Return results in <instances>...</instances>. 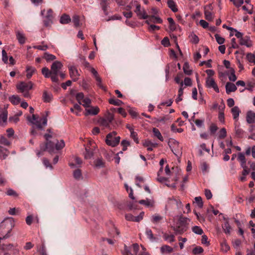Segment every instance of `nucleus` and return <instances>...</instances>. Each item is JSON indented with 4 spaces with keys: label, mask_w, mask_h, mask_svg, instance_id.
<instances>
[{
    "label": "nucleus",
    "mask_w": 255,
    "mask_h": 255,
    "mask_svg": "<svg viewBox=\"0 0 255 255\" xmlns=\"http://www.w3.org/2000/svg\"><path fill=\"white\" fill-rule=\"evenodd\" d=\"M6 194L8 196H13L14 197H16L18 196V194L14 190L11 188H8L7 189Z\"/></svg>",
    "instance_id": "603ef678"
},
{
    "label": "nucleus",
    "mask_w": 255,
    "mask_h": 255,
    "mask_svg": "<svg viewBox=\"0 0 255 255\" xmlns=\"http://www.w3.org/2000/svg\"><path fill=\"white\" fill-rule=\"evenodd\" d=\"M246 120L249 124H253L255 122V113L251 111L247 112Z\"/></svg>",
    "instance_id": "a211bd4d"
},
{
    "label": "nucleus",
    "mask_w": 255,
    "mask_h": 255,
    "mask_svg": "<svg viewBox=\"0 0 255 255\" xmlns=\"http://www.w3.org/2000/svg\"><path fill=\"white\" fill-rule=\"evenodd\" d=\"M227 135V131L225 128H222L219 132V137L221 139H224Z\"/></svg>",
    "instance_id": "e2e57ef3"
},
{
    "label": "nucleus",
    "mask_w": 255,
    "mask_h": 255,
    "mask_svg": "<svg viewBox=\"0 0 255 255\" xmlns=\"http://www.w3.org/2000/svg\"><path fill=\"white\" fill-rule=\"evenodd\" d=\"M192 231L198 235H202L203 233L202 229L199 226H194L192 229Z\"/></svg>",
    "instance_id": "864d4df0"
},
{
    "label": "nucleus",
    "mask_w": 255,
    "mask_h": 255,
    "mask_svg": "<svg viewBox=\"0 0 255 255\" xmlns=\"http://www.w3.org/2000/svg\"><path fill=\"white\" fill-rule=\"evenodd\" d=\"M7 119V111L6 110H2V112L0 114V123H6Z\"/></svg>",
    "instance_id": "e433bc0d"
},
{
    "label": "nucleus",
    "mask_w": 255,
    "mask_h": 255,
    "mask_svg": "<svg viewBox=\"0 0 255 255\" xmlns=\"http://www.w3.org/2000/svg\"><path fill=\"white\" fill-rule=\"evenodd\" d=\"M9 101L14 105H18L20 102V99L17 96L13 95L9 97Z\"/></svg>",
    "instance_id": "c03bdc74"
},
{
    "label": "nucleus",
    "mask_w": 255,
    "mask_h": 255,
    "mask_svg": "<svg viewBox=\"0 0 255 255\" xmlns=\"http://www.w3.org/2000/svg\"><path fill=\"white\" fill-rule=\"evenodd\" d=\"M0 144L6 146H8L10 145V142L7 139V138L5 136L1 135L0 137Z\"/></svg>",
    "instance_id": "8fccbe9b"
},
{
    "label": "nucleus",
    "mask_w": 255,
    "mask_h": 255,
    "mask_svg": "<svg viewBox=\"0 0 255 255\" xmlns=\"http://www.w3.org/2000/svg\"><path fill=\"white\" fill-rule=\"evenodd\" d=\"M42 97L43 101L46 103L50 102L53 99L52 94L50 93L47 92V91H44L43 92Z\"/></svg>",
    "instance_id": "4be33fe9"
},
{
    "label": "nucleus",
    "mask_w": 255,
    "mask_h": 255,
    "mask_svg": "<svg viewBox=\"0 0 255 255\" xmlns=\"http://www.w3.org/2000/svg\"><path fill=\"white\" fill-rule=\"evenodd\" d=\"M109 102L110 104H112L116 106H120L123 104V102L118 99H110L109 100Z\"/></svg>",
    "instance_id": "de8ad7c7"
},
{
    "label": "nucleus",
    "mask_w": 255,
    "mask_h": 255,
    "mask_svg": "<svg viewBox=\"0 0 255 255\" xmlns=\"http://www.w3.org/2000/svg\"><path fill=\"white\" fill-rule=\"evenodd\" d=\"M139 250V246L137 244H134L132 247H128L124 245V249L122 252L123 255H137Z\"/></svg>",
    "instance_id": "6e6552de"
},
{
    "label": "nucleus",
    "mask_w": 255,
    "mask_h": 255,
    "mask_svg": "<svg viewBox=\"0 0 255 255\" xmlns=\"http://www.w3.org/2000/svg\"><path fill=\"white\" fill-rule=\"evenodd\" d=\"M105 162L102 158L96 159L94 162V166L95 168H100L105 167Z\"/></svg>",
    "instance_id": "412c9836"
},
{
    "label": "nucleus",
    "mask_w": 255,
    "mask_h": 255,
    "mask_svg": "<svg viewBox=\"0 0 255 255\" xmlns=\"http://www.w3.org/2000/svg\"><path fill=\"white\" fill-rule=\"evenodd\" d=\"M231 112L233 114L234 119L236 120H238L239 114L241 112L239 108L238 107L235 106L232 109Z\"/></svg>",
    "instance_id": "7c9ffc66"
},
{
    "label": "nucleus",
    "mask_w": 255,
    "mask_h": 255,
    "mask_svg": "<svg viewBox=\"0 0 255 255\" xmlns=\"http://www.w3.org/2000/svg\"><path fill=\"white\" fill-rule=\"evenodd\" d=\"M235 131L237 137L239 138L243 137L245 131L242 129L240 128L239 126H237V124H235Z\"/></svg>",
    "instance_id": "5701e85b"
},
{
    "label": "nucleus",
    "mask_w": 255,
    "mask_h": 255,
    "mask_svg": "<svg viewBox=\"0 0 255 255\" xmlns=\"http://www.w3.org/2000/svg\"><path fill=\"white\" fill-rule=\"evenodd\" d=\"M70 111L76 116H78L80 113V106L78 104H75L73 107L70 108Z\"/></svg>",
    "instance_id": "79ce46f5"
},
{
    "label": "nucleus",
    "mask_w": 255,
    "mask_h": 255,
    "mask_svg": "<svg viewBox=\"0 0 255 255\" xmlns=\"http://www.w3.org/2000/svg\"><path fill=\"white\" fill-rule=\"evenodd\" d=\"M84 146L85 148V158L90 159L94 154L95 150L96 144L92 141H88L86 144L84 143Z\"/></svg>",
    "instance_id": "0eeeda50"
},
{
    "label": "nucleus",
    "mask_w": 255,
    "mask_h": 255,
    "mask_svg": "<svg viewBox=\"0 0 255 255\" xmlns=\"http://www.w3.org/2000/svg\"><path fill=\"white\" fill-rule=\"evenodd\" d=\"M13 245L12 244H3L1 245L0 251L5 252H8L9 251L13 249Z\"/></svg>",
    "instance_id": "c9c22d12"
},
{
    "label": "nucleus",
    "mask_w": 255,
    "mask_h": 255,
    "mask_svg": "<svg viewBox=\"0 0 255 255\" xmlns=\"http://www.w3.org/2000/svg\"><path fill=\"white\" fill-rule=\"evenodd\" d=\"M69 166L71 168L76 169L73 173L74 178L79 180L80 179V169L78 168L80 165V159L77 156H73L69 161Z\"/></svg>",
    "instance_id": "20e7f679"
},
{
    "label": "nucleus",
    "mask_w": 255,
    "mask_h": 255,
    "mask_svg": "<svg viewBox=\"0 0 255 255\" xmlns=\"http://www.w3.org/2000/svg\"><path fill=\"white\" fill-rule=\"evenodd\" d=\"M99 124L100 126L104 127L105 128H110V124L108 120L104 118H101L98 121Z\"/></svg>",
    "instance_id": "4c0bfd02"
},
{
    "label": "nucleus",
    "mask_w": 255,
    "mask_h": 255,
    "mask_svg": "<svg viewBox=\"0 0 255 255\" xmlns=\"http://www.w3.org/2000/svg\"><path fill=\"white\" fill-rule=\"evenodd\" d=\"M65 142L63 140L61 139L60 141L56 139L55 142V148L56 150H60L65 146Z\"/></svg>",
    "instance_id": "58836bf2"
},
{
    "label": "nucleus",
    "mask_w": 255,
    "mask_h": 255,
    "mask_svg": "<svg viewBox=\"0 0 255 255\" xmlns=\"http://www.w3.org/2000/svg\"><path fill=\"white\" fill-rule=\"evenodd\" d=\"M44 137L46 142L45 143H41L40 145V150L42 151L47 150L50 153L53 152L55 148V141H52L50 140V138H53V135L52 134H45Z\"/></svg>",
    "instance_id": "7ed1b4c3"
},
{
    "label": "nucleus",
    "mask_w": 255,
    "mask_h": 255,
    "mask_svg": "<svg viewBox=\"0 0 255 255\" xmlns=\"http://www.w3.org/2000/svg\"><path fill=\"white\" fill-rule=\"evenodd\" d=\"M183 77V73H178L175 78V81L176 83L179 84L181 86V83H183L181 80L182 78Z\"/></svg>",
    "instance_id": "6e6d98bb"
},
{
    "label": "nucleus",
    "mask_w": 255,
    "mask_h": 255,
    "mask_svg": "<svg viewBox=\"0 0 255 255\" xmlns=\"http://www.w3.org/2000/svg\"><path fill=\"white\" fill-rule=\"evenodd\" d=\"M229 30H230L232 31H235V35L238 38H239L240 39L241 38V37H243V33H242L238 31L236 29H235L232 27H230V28H229Z\"/></svg>",
    "instance_id": "13d9d810"
},
{
    "label": "nucleus",
    "mask_w": 255,
    "mask_h": 255,
    "mask_svg": "<svg viewBox=\"0 0 255 255\" xmlns=\"http://www.w3.org/2000/svg\"><path fill=\"white\" fill-rule=\"evenodd\" d=\"M82 60H83V65H84V66L86 68L89 69V70L91 71V72L94 76V77H95V78L96 79V80L97 81V86L100 88L102 89V90H105V87L102 84V79L99 76V75L98 74V72H97V71L94 68L91 67L90 66V65L89 63H88V62L85 61V58H84L83 59V57H82L81 56V61Z\"/></svg>",
    "instance_id": "39448f33"
},
{
    "label": "nucleus",
    "mask_w": 255,
    "mask_h": 255,
    "mask_svg": "<svg viewBox=\"0 0 255 255\" xmlns=\"http://www.w3.org/2000/svg\"><path fill=\"white\" fill-rule=\"evenodd\" d=\"M41 255H47L46 253V248L44 243L42 244L41 247L38 250Z\"/></svg>",
    "instance_id": "774afa93"
},
{
    "label": "nucleus",
    "mask_w": 255,
    "mask_h": 255,
    "mask_svg": "<svg viewBox=\"0 0 255 255\" xmlns=\"http://www.w3.org/2000/svg\"><path fill=\"white\" fill-rule=\"evenodd\" d=\"M32 83L31 82L28 83L21 82L19 85L16 86L17 89L19 90L20 92H24L25 91H28L32 89Z\"/></svg>",
    "instance_id": "4468645a"
},
{
    "label": "nucleus",
    "mask_w": 255,
    "mask_h": 255,
    "mask_svg": "<svg viewBox=\"0 0 255 255\" xmlns=\"http://www.w3.org/2000/svg\"><path fill=\"white\" fill-rule=\"evenodd\" d=\"M187 229L188 226H182L179 224H177L176 227H174L173 228L176 233L178 234H182L187 231Z\"/></svg>",
    "instance_id": "f3484780"
},
{
    "label": "nucleus",
    "mask_w": 255,
    "mask_h": 255,
    "mask_svg": "<svg viewBox=\"0 0 255 255\" xmlns=\"http://www.w3.org/2000/svg\"><path fill=\"white\" fill-rule=\"evenodd\" d=\"M43 58L45 59L47 62L53 61L56 58L55 55L50 54L48 52H45L44 53Z\"/></svg>",
    "instance_id": "72a5a7b5"
},
{
    "label": "nucleus",
    "mask_w": 255,
    "mask_h": 255,
    "mask_svg": "<svg viewBox=\"0 0 255 255\" xmlns=\"http://www.w3.org/2000/svg\"><path fill=\"white\" fill-rule=\"evenodd\" d=\"M145 234L147 237L151 241H156L157 238L155 237L152 233L151 229L146 228L145 230Z\"/></svg>",
    "instance_id": "a878e982"
},
{
    "label": "nucleus",
    "mask_w": 255,
    "mask_h": 255,
    "mask_svg": "<svg viewBox=\"0 0 255 255\" xmlns=\"http://www.w3.org/2000/svg\"><path fill=\"white\" fill-rule=\"evenodd\" d=\"M189 220V219L187 218L184 217L183 216H181L178 220V222L177 223V224L180 225H184L185 226H188L187 221Z\"/></svg>",
    "instance_id": "a18cd8bd"
},
{
    "label": "nucleus",
    "mask_w": 255,
    "mask_h": 255,
    "mask_svg": "<svg viewBox=\"0 0 255 255\" xmlns=\"http://www.w3.org/2000/svg\"><path fill=\"white\" fill-rule=\"evenodd\" d=\"M206 86L208 88H212L217 93L219 92V88L215 80L211 77H208L206 78Z\"/></svg>",
    "instance_id": "2eb2a0df"
},
{
    "label": "nucleus",
    "mask_w": 255,
    "mask_h": 255,
    "mask_svg": "<svg viewBox=\"0 0 255 255\" xmlns=\"http://www.w3.org/2000/svg\"><path fill=\"white\" fill-rule=\"evenodd\" d=\"M53 11L52 9L49 8L47 10L46 15L43 17L44 18L43 23L45 26H49L52 23L53 18Z\"/></svg>",
    "instance_id": "9b49d317"
},
{
    "label": "nucleus",
    "mask_w": 255,
    "mask_h": 255,
    "mask_svg": "<svg viewBox=\"0 0 255 255\" xmlns=\"http://www.w3.org/2000/svg\"><path fill=\"white\" fill-rule=\"evenodd\" d=\"M229 79L230 81L235 82L237 80V77L235 74V71L233 69H231V74L229 76Z\"/></svg>",
    "instance_id": "bf43d9fd"
},
{
    "label": "nucleus",
    "mask_w": 255,
    "mask_h": 255,
    "mask_svg": "<svg viewBox=\"0 0 255 255\" xmlns=\"http://www.w3.org/2000/svg\"><path fill=\"white\" fill-rule=\"evenodd\" d=\"M2 60L4 63L6 64L8 62V57L7 53L5 50L4 49L2 50Z\"/></svg>",
    "instance_id": "338daca9"
},
{
    "label": "nucleus",
    "mask_w": 255,
    "mask_h": 255,
    "mask_svg": "<svg viewBox=\"0 0 255 255\" xmlns=\"http://www.w3.org/2000/svg\"><path fill=\"white\" fill-rule=\"evenodd\" d=\"M168 145L176 156H178L179 154H182V147L179 146V143L177 141L174 139H171L168 142Z\"/></svg>",
    "instance_id": "1a4fd4ad"
},
{
    "label": "nucleus",
    "mask_w": 255,
    "mask_h": 255,
    "mask_svg": "<svg viewBox=\"0 0 255 255\" xmlns=\"http://www.w3.org/2000/svg\"><path fill=\"white\" fill-rule=\"evenodd\" d=\"M16 38L18 41V42L20 44H23L25 42V37L22 33L19 31H17L16 33Z\"/></svg>",
    "instance_id": "bb28decb"
},
{
    "label": "nucleus",
    "mask_w": 255,
    "mask_h": 255,
    "mask_svg": "<svg viewBox=\"0 0 255 255\" xmlns=\"http://www.w3.org/2000/svg\"><path fill=\"white\" fill-rule=\"evenodd\" d=\"M160 251L162 254L170 253L172 252L173 249L168 245H164L160 248Z\"/></svg>",
    "instance_id": "473e14b6"
},
{
    "label": "nucleus",
    "mask_w": 255,
    "mask_h": 255,
    "mask_svg": "<svg viewBox=\"0 0 255 255\" xmlns=\"http://www.w3.org/2000/svg\"><path fill=\"white\" fill-rule=\"evenodd\" d=\"M236 86L232 83L227 82L226 85V93L229 94L231 92H235L237 90Z\"/></svg>",
    "instance_id": "6ab92c4d"
},
{
    "label": "nucleus",
    "mask_w": 255,
    "mask_h": 255,
    "mask_svg": "<svg viewBox=\"0 0 255 255\" xmlns=\"http://www.w3.org/2000/svg\"><path fill=\"white\" fill-rule=\"evenodd\" d=\"M212 7L211 5H207L204 8L205 18L208 21H211L213 18V14L211 12Z\"/></svg>",
    "instance_id": "dca6fc26"
},
{
    "label": "nucleus",
    "mask_w": 255,
    "mask_h": 255,
    "mask_svg": "<svg viewBox=\"0 0 255 255\" xmlns=\"http://www.w3.org/2000/svg\"><path fill=\"white\" fill-rule=\"evenodd\" d=\"M149 19L146 20L145 23L149 24V21L152 22L154 23H161L162 22V20L158 17H156L154 15L149 16Z\"/></svg>",
    "instance_id": "c85d7f7f"
},
{
    "label": "nucleus",
    "mask_w": 255,
    "mask_h": 255,
    "mask_svg": "<svg viewBox=\"0 0 255 255\" xmlns=\"http://www.w3.org/2000/svg\"><path fill=\"white\" fill-rule=\"evenodd\" d=\"M117 134L116 131H113L107 134L106 139L107 144L114 147L119 143L121 138L117 136Z\"/></svg>",
    "instance_id": "423d86ee"
},
{
    "label": "nucleus",
    "mask_w": 255,
    "mask_h": 255,
    "mask_svg": "<svg viewBox=\"0 0 255 255\" xmlns=\"http://www.w3.org/2000/svg\"><path fill=\"white\" fill-rule=\"evenodd\" d=\"M100 109L98 107H93L91 105L89 107L85 108L84 114L85 116H95L98 115Z\"/></svg>",
    "instance_id": "f8f14e48"
},
{
    "label": "nucleus",
    "mask_w": 255,
    "mask_h": 255,
    "mask_svg": "<svg viewBox=\"0 0 255 255\" xmlns=\"http://www.w3.org/2000/svg\"><path fill=\"white\" fill-rule=\"evenodd\" d=\"M72 22L74 23L76 27L79 25L80 24V18L79 15H74L72 17Z\"/></svg>",
    "instance_id": "5fc2aeb1"
},
{
    "label": "nucleus",
    "mask_w": 255,
    "mask_h": 255,
    "mask_svg": "<svg viewBox=\"0 0 255 255\" xmlns=\"http://www.w3.org/2000/svg\"><path fill=\"white\" fill-rule=\"evenodd\" d=\"M157 143H154L148 140H145V142L143 143V146L146 147L148 146H153L154 147H155L157 146Z\"/></svg>",
    "instance_id": "052dcab7"
},
{
    "label": "nucleus",
    "mask_w": 255,
    "mask_h": 255,
    "mask_svg": "<svg viewBox=\"0 0 255 255\" xmlns=\"http://www.w3.org/2000/svg\"><path fill=\"white\" fill-rule=\"evenodd\" d=\"M195 201L199 208H201L203 207V203L202 202V199L201 197L199 196L195 197Z\"/></svg>",
    "instance_id": "680f3d73"
},
{
    "label": "nucleus",
    "mask_w": 255,
    "mask_h": 255,
    "mask_svg": "<svg viewBox=\"0 0 255 255\" xmlns=\"http://www.w3.org/2000/svg\"><path fill=\"white\" fill-rule=\"evenodd\" d=\"M183 83H181V86H180V88L178 90V97L176 98L175 101L177 103H178L179 102L181 101L182 100V98L181 97L182 96L183 94Z\"/></svg>",
    "instance_id": "c756f323"
},
{
    "label": "nucleus",
    "mask_w": 255,
    "mask_h": 255,
    "mask_svg": "<svg viewBox=\"0 0 255 255\" xmlns=\"http://www.w3.org/2000/svg\"><path fill=\"white\" fill-rule=\"evenodd\" d=\"M183 70L185 74L190 75L192 73V70L189 69V66L187 63H185L183 66Z\"/></svg>",
    "instance_id": "3c124183"
},
{
    "label": "nucleus",
    "mask_w": 255,
    "mask_h": 255,
    "mask_svg": "<svg viewBox=\"0 0 255 255\" xmlns=\"http://www.w3.org/2000/svg\"><path fill=\"white\" fill-rule=\"evenodd\" d=\"M91 95L88 96H85L84 94L81 92V105L85 108L89 107L91 105L92 101L90 98Z\"/></svg>",
    "instance_id": "ddd939ff"
},
{
    "label": "nucleus",
    "mask_w": 255,
    "mask_h": 255,
    "mask_svg": "<svg viewBox=\"0 0 255 255\" xmlns=\"http://www.w3.org/2000/svg\"><path fill=\"white\" fill-rule=\"evenodd\" d=\"M49 112H46V115L43 116L42 117L40 118L36 115L33 114L32 118L28 117L27 120L33 124L35 125L36 127L39 129H43V127L47 125V119Z\"/></svg>",
    "instance_id": "f03ea898"
},
{
    "label": "nucleus",
    "mask_w": 255,
    "mask_h": 255,
    "mask_svg": "<svg viewBox=\"0 0 255 255\" xmlns=\"http://www.w3.org/2000/svg\"><path fill=\"white\" fill-rule=\"evenodd\" d=\"M163 219V217L158 214H155L153 215L151 219V222L154 224L159 223Z\"/></svg>",
    "instance_id": "2f4dec72"
},
{
    "label": "nucleus",
    "mask_w": 255,
    "mask_h": 255,
    "mask_svg": "<svg viewBox=\"0 0 255 255\" xmlns=\"http://www.w3.org/2000/svg\"><path fill=\"white\" fill-rule=\"evenodd\" d=\"M133 3L135 4L136 5L134 12L140 19H146L149 17V15L146 13L144 9L141 8L140 4L138 3L137 1H134Z\"/></svg>",
    "instance_id": "9d476101"
},
{
    "label": "nucleus",
    "mask_w": 255,
    "mask_h": 255,
    "mask_svg": "<svg viewBox=\"0 0 255 255\" xmlns=\"http://www.w3.org/2000/svg\"><path fill=\"white\" fill-rule=\"evenodd\" d=\"M215 37L218 44H222L224 42L225 39L223 37L220 36L219 34H215Z\"/></svg>",
    "instance_id": "69168bd1"
},
{
    "label": "nucleus",
    "mask_w": 255,
    "mask_h": 255,
    "mask_svg": "<svg viewBox=\"0 0 255 255\" xmlns=\"http://www.w3.org/2000/svg\"><path fill=\"white\" fill-rule=\"evenodd\" d=\"M165 240H169L170 243L173 242L175 241V237L173 235H168L166 233H164L163 236Z\"/></svg>",
    "instance_id": "09e8293b"
},
{
    "label": "nucleus",
    "mask_w": 255,
    "mask_h": 255,
    "mask_svg": "<svg viewBox=\"0 0 255 255\" xmlns=\"http://www.w3.org/2000/svg\"><path fill=\"white\" fill-rule=\"evenodd\" d=\"M69 71L70 77L73 79L74 81H76L77 79H78V70L75 68V67H71L69 69Z\"/></svg>",
    "instance_id": "aec40b11"
},
{
    "label": "nucleus",
    "mask_w": 255,
    "mask_h": 255,
    "mask_svg": "<svg viewBox=\"0 0 255 255\" xmlns=\"http://www.w3.org/2000/svg\"><path fill=\"white\" fill-rule=\"evenodd\" d=\"M153 133L154 136L158 138L160 141H163V137L162 136L160 131L156 128H153Z\"/></svg>",
    "instance_id": "a19ab883"
},
{
    "label": "nucleus",
    "mask_w": 255,
    "mask_h": 255,
    "mask_svg": "<svg viewBox=\"0 0 255 255\" xmlns=\"http://www.w3.org/2000/svg\"><path fill=\"white\" fill-rule=\"evenodd\" d=\"M125 218L128 221L136 222V216H134L131 214H127L125 215Z\"/></svg>",
    "instance_id": "4d7b16f0"
},
{
    "label": "nucleus",
    "mask_w": 255,
    "mask_h": 255,
    "mask_svg": "<svg viewBox=\"0 0 255 255\" xmlns=\"http://www.w3.org/2000/svg\"><path fill=\"white\" fill-rule=\"evenodd\" d=\"M70 95L72 97H75L78 103L80 104V93L77 92V91L74 89H72L70 91Z\"/></svg>",
    "instance_id": "37998d69"
},
{
    "label": "nucleus",
    "mask_w": 255,
    "mask_h": 255,
    "mask_svg": "<svg viewBox=\"0 0 255 255\" xmlns=\"http://www.w3.org/2000/svg\"><path fill=\"white\" fill-rule=\"evenodd\" d=\"M168 7L174 12L177 11L178 9L176 7V4L172 0H168L167 1Z\"/></svg>",
    "instance_id": "ea45409f"
},
{
    "label": "nucleus",
    "mask_w": 255,
    "mask_h": 255,
    "mask_svg": "<svg viewBox=\"0 0 255 255\" xmlns=\"http://www.w3.org/2000/svg\"><path fill=\"white\" fill-rule=\"evenodd\" d=\"M26 71L27 72L26 77L28 79H30L32 76V75L35 72L36 69L33 67L27 66L26 67Z\"/></svg>",
    "instance_id": "cd10ccee"
},
{
    "label": "nucleus",
    "mask_w": 255,
    "mask_h": 255,
    "mask_svg": "<svg viewBox=\"0 0 255 255\" xmlns=\"http://www.w3.org/2000/svg\"><path fill=\"white\" fill-rule=\"evenodd\" d=\"M203 249L201 247H196L193 250V253L194 255L200 254L203 252Z\"/></svg>",
    "instance_id": "0e129e2a"
},
{
    "label": "nucleus",
    "mask_w": 255,
    "mask_h": 255,
    "mask_svg": "<svg viewBox=\"0 0 255 255\" xmlns=\"http://www.w3.org/2000/svg\"><path fill=\"white\" fill-rule=\"evenodd\" d=\"M109 3L108 0H100V4L105 14H107V8Z\"/></svg>",
    "instance_id": "49530a36"
},
{
    "label": "nucleus",
    "mask_w": 255,
    "mask_h": 255,
    "mask_svg": "<svg viewBox=\"0 0 255 255\" xmlns=\"http://www.w3.org/2000/svg\"><path fill=\"white\" fill-rule=\"evenodd\" d=\"M62 67L63 64L61 62L56 61L52 64L50 70L47 67H45L41 69V73L45 78L50 77L53 82L57 83L58 82V76Z\"/></svg>",
    "instance_id": "f257e3e1"
},
{
    "label": "nucleus",
    "mask_w": 255,
    "mask_h": 255,
    "mask_svg": "<svg viewBox=\"0 0 255 255\" xmlns=\"http://www.w3.org/2000/svg\"><path fill=\"white\" fill-rule=\"evenodd\" d=\"M8 151L3 147L0 145V157L5 159L8 154Z\"/></svg>",
    "instance_id": "f704fd0d"
},
{
    "label": "nucleus",
    "mask_w": 255,
    "mask_h": 255,
    "mask_svg": "<svg viewBox=\"0 0 255 255\" xmlns=\"http://www.w3.org/2000/svg\"><path fill=\"white\" fill-rule=\"evenodd\" d=\"M70 16L66 14H63L60 18V22L62 24H67L71 21Z\"/></svg>",
    "instance_id": "393cba45"
},
{
    "label": "nucleus",
    "mask_w": 255,
    "mask_h": 255,
    "mask_svg": "<svg viewBox=\"0 0 255 255\" xmlns=\"http://www.w3.org/2000/svg\"><path fill=\"white\" fill-rule=\"evenodd\" d=\"M250 40L248 36L241 37V38L240 39V44L242 45H246L248 47L251 46V44L250 43Z\"/></svg>",
    "instance_id": "b1692460"
}]
</instances>
